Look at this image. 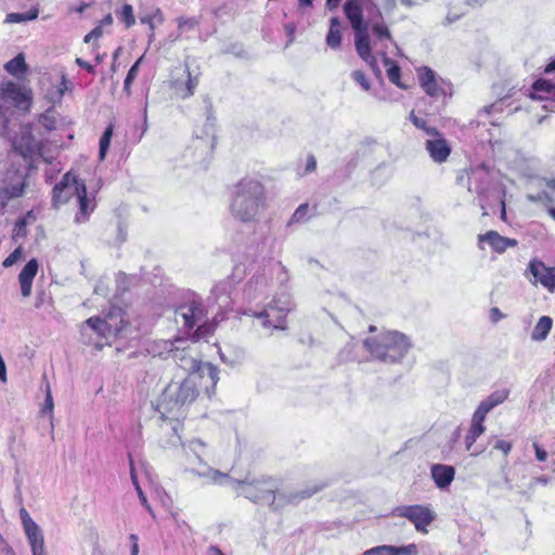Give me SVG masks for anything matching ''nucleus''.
Masks as SVG:
<instances>
[{
	"instance_id": "1a4fd4ad",
	"label": "nucleus",
	"mask_w": 555,
	"mask_h": 555,
	"mask_svg": "<svg viewBox=\"0 0 555 555\" xmlns=\"http://www.w3.org/2000/svg\"><path fill=\"white\" fill-rule=\"evenodd\" d=\"M370 8L376 11L378 17H382V12L376 5L375 0H346L344 13L353 30L369 26V23L363 18V10H370Z\"/></svg>"
},
{
	"instance_id": "f257e3e1",
	"label": "nucleus",
	"mask_w": 555,
	"mask_h": 555,
	"mask_svg": "<svg viewBox=\"0 0 555 555\" xmlns=\"http://www.w3.org/2000/svg\"><path fill=\"white\" fill-rule=\"evenodd\" d=\"M266 208V190L257 180L243 179L236 184L231 205L232 215L242 222H251Z\"/></svg>"
},
{
	"instance_id": "09e8293b",
	"label": "nucleus",
	"mask_w": 555,
	"mask_h": 555,
	"mask_svg": "<svg viewBox=\"0 0 555 555\" xmlns=\"http://www.w3.org/2000/svg\"><path fill=\"white\" fill-rule=\"evenodd\" d=\"M53 398H52V395H51V391H50V388L48 387L47 389V396H46V400H44V404H43V408H42V412H49L51 413L53 411Z\"/></svg>"
},
{
	"instance_id": "9b49d317",
	"label": "nucleus",
	"mask_w": 555,
	"mask_h": 555,
	"mask_svg": "<svg viewBox=\"0 0 555 555\" xmlns=\"http://www.w3.org/2000/svg\"><path fill=\"white\" fill-rule=\"evenodd\" d=\"M528 271L534 278L532 284L540 283L551 293L555 291V268L546 267L543 261L532 259L529 262Z\"/></svg>"
},
{
	"instance_id": "4be33fe9",
	"label": "nucleus",
	"mask_w": 555,
	"mask_h": 555,
	"mask_svg": "<svg viewBox=\"0 0 555 555\" xmlns=\"http://www.w3.org/2000/svg\"><path fill=\"white\" fill-rule=\"evenodd\" d=\"M426 149L430 157L438 163L444 162L451 153L448 141H426Z\"/></svg>"
},
{
	"instance_id": "338daca9",
	"label": "nucleus",
	"mask_w": 555,
	"mask_h": 555,
	"mask_svg": "<svg viewBox=\"0 0 555 555\" xmlns=\"http://www.w3.org/2000/svg\"><path fill=\"white\" fill-rule=\"evenodd\" d=\"M208 555H224L218 546H210Z\"/></svg>"
},
{
	"instance_id": "f704fd0d",
	"label": "nucleus",
	"mask_w": 555,
	"mask_h": 555,
	"mask_svg": "<svg viewBox=\"0 0 555 555\" xmlns=\"http://www.w3.org/2000/svg\"><path fill=\"white\" fill-rule=\"evenodd\" d=\"M26 186H27V183L24 178L21 182L16 183V184H11V185L5 186L4 191L9 198H15V197L23 196V194L25 193Z\"/></svg>"
},
{
	"instance_id": "a211bd4d",
	"label": "nucleus",
	"mask_w": 555,
	"mask_h": 555,
	"mask_svg": "<svg viewBox=\"0 0 555 555\" xmlns=\"http://www.w3.org/2000/svg\"><path fill=\"white\" fill-rule=\"evenodd\" d=\"M258 319L262 320V324L268 327L285 328L286 313L283 310H278L269 306L263 311L257 314Z\"/></svg>"
},
{
	"instance_id": "423d86ee",
	"label": "nucleus",
	"mask_w": 555,
	"mask_h": 555,
	"mask_svg": "<svg viewBox=\"0 0 555 555\" xmlns=\"http://www.w3.org/2000/svg\"><path fill=\"white\" fill-rule=\"evenodd\" d=\"M80 185H86L85 181L79 179L73 171H67L52 189V206L57 209L69 203L73 197L76 198L80 193Z\"/></svg>"
},
{
	"instance_id": "20e7f679",
	"label": "nucleus",
	"mask_w": 555,
	"mask_h": 555,
	"mask_svg": "<svg viewBox=\"0 0 555 555\" xmlns=\"http://www.w3.org/2000/svg\"><path fill=\"white\" fill-rule=\"evenodd\" d=\"M196 378H204L203 375L188 376L180 384H170L164 393V400L170 404V410L181 409L194 402L198 396Z\"/></svg>"
},
{
	"instance_id": "0e129e2a",
	"label": "nucleus",
	"mask_w": 555,
	"mask_h": 555,
	"mask_svg": "<svg viewBox=\"0 0 555 555\" xmlns=\"http://www.w3.org/2000/svg\"><path fill=\"white\" fill-rule=\"evenodd\" d=\"M341 0H326V5L330 10H334L339 5Z\"/></svg>"
},
{
	"instance_id": "774afa93",
	"label": "nucleus",
	"mask_w": 555,
	"mask_h": 555,
	"mask_svg": "<svg viewBox=\"0 0 555 555\" xmlns=\"http://www.w3.org/2000/svg\"><path fill=\"white\" fill-rule=\"evenodd\" d=\"M496 106H498V104H495V103H494V104H492V105H490V106L485 107V108H483V111H485L487 114H491L492 112H494V111H496V109H498V108H496Z\"/></svg>"
},
{
	"instance_id": "e2e57ef3",
	"label": "nucleus",
	"mask_w": 555,
	"mask_h": 555,
	"mask_svg": "<svg viewBox=\"0 0 555 555\" xmlns=\"http://www.w3.org/2000/svg\"><path fill=\"white\" fill-rule=\"evenodd\" d=\"M555 72V59H553L548 64L545 65L544 67V73L548 74V73H553Z\"/></svg>"
},
{
	"instance_id": "7ed1b4c3",
	"label": "nucleus",
	"mask_w": 555,
	"mask_h": 555,
	"mask_svg": "<svg viewBox=\"0 0 555 555\" xmlns=\"http://www.w3.org/2000/svg\"><path fill=\"white\" fill-rule=\"evenodd\" d=\"M175 319L182 321V328L192 341H199L212 336L217 322L207 318V310L199 300H189L175 309Z\"/></svg>"
},
{
	"instance_id": "2eb2a0df",
	"label": "nucleus",
	"mask_w": 555,
	"mask_h": 555,
	"mask_svg": "<svg viewBox=\"0 0 555 555\" xmlns=\"http://www.w3.org/2000/svg\"><path fill=\"white\" fill-rule=\"evenodd\" d=\"M367 27H362L361 29L354 30L356 33V50L359 56L369 63L370 65H375L376 60L372 55V48L370 42V37L367 35Z\"/></svg>"
},
{
	"instance_id": "c85d7f7f",
	"label": "nucleus",
	"mask_w": 555,
	"mask_h": 555,
	"mask_svg": "<svg viewBox=\"0 0 555 555\" xmlns=\"http://www.w3.org/2000/svg\"><path fill=\"white\" fill-rule=\"evenodd\" d=\"M4 68L8 73H10L13 76L25 73L27 70V64L25 62L24 54L20 53L15 57L10 60L4 65Z\"/></svg>"
},
{
	"instance_id": "58836bf2",
	"label": "nucleus",
	"mask_w": 555,
	"mask_h": 555,
	"mask_svg": "<svg viewBox=\"0 0 555 555\" xmlns=\"http://www.w3.org/2000/svg\"><path fill=\"white\" fill-rule=\"evenodd\" d=\"M323 489V486H313L304 490L297 491L291 495L292 500L300 501L312 496Z\"/></svg>"
},
{
	"instance_id": "8fccbe9b",
	"label": "nucleus",
	"mask_w": 555,
	"mask_h": 555,
	"mask_svg": "<svg viewBox=\"0 0 555 555\" xmlns=\"http://www.w3.org/2000/svg\"><path fill=\"white\" fill-rule=\"evenodd\" d=\"M494 448L507 455L512 450V443L506 440H498Z\"/></svg>"
},
{
	"instance_id": "6e6d98bb",
	"label": "nucleus",
	"mask_w": 555,
	"mask_h": 555,
	"mask_svg": "<svg viewBox=\"0 0 555 555\" xmlns=\"http://www.w3.org/2000/svg\"><path fill=\"white\" fill-rule=\"evenodd\" d=\"M131 541V555H138L139 554V539L138 535L134 533H131L129 537Z\"/></svg>"
},
{
	"instance_id": "0eeeda50",
	"label": "nucleus",
	"mask_w": 555,
	"mask_h": 555,
	"mask_svg": "<svg viewBox=\"0 0 555 555\" xmlns=\"http://www.w3.org/2000/svg\"><path fill=\"white\" fill-rule=\"evenodd\" d=\"M417 78L421 88L430 98L444 99L452 93V83L438 78L430 67L424 66L418 68Z\"/></svg>"
},
{
	"instance_id": "c9c22d12",
	"label": "nucleus",
	"mask_w": 555,
	"mask_h": 555,
	"mask_svg": "<svg viewBox=\"0 0 555 555\" xmlns=\"http://www.w3.org/2000/svg\"><path fill=\"white\" fill-rule=\"evenodd\" d=\"M385 64L390 66L387 68V76L391 82L397 86H400V77H401V68L395 62L389 59H385Z\"/></svg>"
},
{
	"instance_id": "49530a36",
	"label": "nucleus",
	"mask_w": 555,
	"mask_h": 555,
	"mask_svg": "<svg viewBox=\"0 0 555 555\" xmlns=\"http://www.w3.org/2000/svg\"><path fill=\"white\" fill-rule=\"evenodd\" d=\"M103 35L102 25L95 26L89 34H87L83 38L86 43L91 42L93 39L96 40Z\"/></svg>"
},
{
	"instance_id": "ddd939ff",
	"label": "nucleus",
	"mask_w": 555,
	"mask_h": 555,
	"mask_svg": "<svg viewBox=\"0 0 555 555\" xmlns=\"http://www.w3.org/2000/svg\"><path fill=\"white\" fill-rule=\"evenodd\" d=\"M78 209L75 214L74 221L77 224L86 223L90 220L91 214L96 207L94 198L88 196L86 185H80V193L76 196Z\"/></svg>"
},
{
	"instance_id": "dca6fc26",
	"label": "nucleus",
	"mask_w": 555,
	"mask_h": 555,
	"mask_svg": "<svg viewBox=\"0 0 555 555\" xmlns=\"http://www.w3.org/2000/svg\"><path fill=\"white\" fill-rule=\"evenodd\" d=\"M105 320L112 322L113 326H108V330L113 337L119 336L129 326L126 312L119 307H112L106 313Z\"/></svg>"
},
{
	"instance_id": "de8ad7c7",
	"label": "nucleus",
	"mask_w": 555,
	"mask_h": 555,
	"mask_svg": "<svg viewBox=\"0 0 555 555\" xmlns=\"http://www.w3.org/2000/svg\"><path fill=\"white\" fill-rule=\"evenodd\" d=\"M72 90V83L67 80L65 75H62L61 81L57 85V93L60 96H63L66 91Z\"/></svg>"
},
{
	"instance_id": "864d4df0",
	"label": "nucleus",
	"mask_w": 555,
	"mask_h": 555,
	"mask_svg": "<svg viewBox=\"0 0 555 555\" xmlns=\"http://www.w3.org/2000/svg\"><path fill=\"white\" fill-rule=\"evenodd\" d=\"M315 168H317V160L313 155H309L307 157L305 173L312 172L315 170Z\"/></svg>"
},
{
	"instance_id": "b1692460",
	"label": "nucleus",
	"mask_w": 555,
	"mask_h": 555,
	"mask_svg": "<svg viewBox=\"0 0 555 555\" xmlns=\"http://www.w3.org/2000/svg\"><path fill=\"white\" fill-rule=\"evenodd\" d=\"M37 220L34 210L27 211L23 217L18 218L14 224L12 236L14 240L27 236V227Z\"/></svg>"
},
{
	"instance_id": "9d476101",
	"label": "nucleus",
	"mask_w": 555,
	"mask_h": 555,
	"mask_svg": "<svg viewBox=\"0 0 555 555\" xmlns=\"http://www.w3.org/2000/svg\"><path fill=\"white\" fill-rule=\"evenodd\" d=\"M13 150L20 154L26 162L28 168H36L39 158H43L46 163H51V158L43 155L42 141H12Z\"/></svg>"
},
{
	"instance_id": "69168bd1",
	"label": "nucleus",
	"mask_w": 555,
	"mask_h": 555,
	"mask_svg": "<svg viewBox=\"0 0 555 555\" xmlns=\"http://www.w3.org/2000/svg\"><path fill=\"white\" fill-rule=\"evenodd\" d=\"M312 3H313V0H298V7L300 9L312 7Z\"/></svg>"
},
{
	"instance_id": "412c9836",
	"label": "nucleus",
	"mask_w": 555,
	"mask_h": 555,
	"mask_svg": "<svg viewBox=\"0 0 555 555\" xmlns=\"http://www.w3.org/2000/svg\"><path fill=\"white\" fill-rule=\"evenodd\" d=\"M509 396V390L504 388L500 390L493 391L483 401L480 402L475 412L479 413L482 416H487V414L499 404L503 403Z\"/></svg>"
},
{
	"instance_id": "aec40b11",
	"label": "nucleus",
	"mask_w": 555,
	"mask_h": 555,
	"mask_svg": "<svg viewBox=\"0 0 555 555\" xmlns=\"http://www.w3.org/2000/svg\"><path fill=\"white\" fill-rule=\"evenodd\" d=\"M485 420V416L474 412L470 426L465 436V447L467 451L472 450L476 440L486 431V426L483 425Z\"/></svg>"
},
{
	"instance_id": "393cba45",
	"label": "nucleus",
	"mask_w": 555,
	"mask_h": 555,
	"mask_svg": "<svg viewBox=\"0 0 555 555\" xmlns=\"http://www.w3.org/2000/svg\"><path fill=\"white\" fill-rule=\"evenodd\" d=\"M532 96L539 99H555V85L546 79H538L532 85Z\"/></svg>"
},
{
	"instance_id": "e433bc0d",
	"label": "nucleus",
	"mask_w": 555,
	"mask_h": 555,
	"mask_svg": "<svg viewBox=\"0 0 555 555\" xmlns=\"http://www.w3.org/2000/svg\"><path fill=\"white\" fill-rule=\"evenodd\" d=\"M186 76H188V79H186V82H185V87L184 89L182 90L181 92V96L182 98H190L194 94L195 92V89L197 87V78L196 77H192L191 75V72H190V68L186 66Z\"/></svg>"
},
{
	"instance_id": "5701e85b",
	"label": "nucleus",
	"mask_w": 555,
	"mask_h": 555,
	"mask_svg": "<svg viewBox=\"0 0 555 555\" xmlns=\"http://www.w3.org/2000/svg\"><path fill=\"white\" fill-rule=\"evenodd\" d=\"M39 122L49 131L59 130L67 126V124L60 118V115L54 109L46 111L39 118ZM70 122H68L69 125Z\"/></svg>"
},
{
	"instance_id": "4c0bfd02",
	"label": "nucleus",
	"mask_w": 555,
	"mask_h": 555,
	"mask_svg": "<svg viewBox=\"0 0 555 555\" xmlns=\"http://www.w3.org/2000/svg\"><path fill=\"white\" fill-rule=\"evenodd\" d=\"M177 23L179 31L183 33L184 30L195 29L198 26L199 21L196 17H179Z\"/></svg>"
},
{
	"instance_id": "a878e982",
	"label": "nucleus",
	"mask_w": 555,
	"mask_h": 555,
	"mask_svg": "<svg viewBox=\"0 0 555 555\" xmlns=\"http://www.w3.org/2000/svg\"><path fill=\"white\" fill-rule=\"evenodd\" d=\"M341 22L338 17H332L326 36V43L332 49H338L341 44Z\"/></svg>"
},
{
	"instance_id": "6ab92c4d",
	"label": "nucleus",
	"mask_w": 555,
	"mask_h": 555,
	"mask_svg": "<svg viewBox=\"0 0 555 555\" xmlns=\"http://www.w3.org/2000/svg\"><path fill=\"white\" fill-rule=\"evenodd\" d=\"M24 531L30 545L33 555H47L44 537L39 526L37 524H30L28 525V528L24 529Z\"/></svg>"
},
{
	"instance_id": "f03ea898",
	"label": "nucleus",
	"mask_w": 555,
	"mask_h": 555,
	"mask_svg": "<svg viewBox=\"0 0 555 555\" xmlns=\"http://www.w3.org/2000/svg\"><path fill=\"white\" fill-rule=\"evenodd\" d=\"M364 348L371 357L384 363H398L409 352V338L398 331H382L363 340Z\"/></svg>"
},
{
	"instance_id": "ea45409f",
	"label": "nucleus",
	"mask_w": 555,
	"mask_h": 555,
	"mask_svg": "<svg viewBox=\"0 0 555 555\" xmlns=\"http://www.w3.org/2000/svg\"><path fill=\"white\" fill-rule=\"evenodd\" d=\"M391 555H418V548L414 543L404 546L391 545Z\"/></svg>"
},
{
	"instance_id": "bb28decb",
	"label": "nucleus",
	"mask_w": 555,
	"mask_h": 555,
	"mask_svg": "<svg viewBox=\"0 0 555 555\" xmlns=\"http://www.w3.org/2000/svg\"><path fill=\"white\" fill-rule=\"evenodd\" d=\"M552 326V318L547 315L541 317L532 331L531 338L537 341L544 340L551 332Z\"/></svg>"
},
{
	"instance_id": "5fc2aeb1",
	"label": "nucleus",
	"mask_w": 555,
	"mask_h": 555,
	"mask_svg": "<svg viewBox=\"0 0 555 555\" xmlns=\"http://www.w3.org/2000/svg\"><path fill=\"white\" fill-rule=\"evenodd\" d=\"M76 64L79 67L86 69L88 73H94V66L91 65L89 62L82 60L81 57L76 59Z\"/></svg>"
},
{
	"instance_id": "c756f323",
	"label": "nucleus",
	"mask_w": 555,
	"mask_h": 555,
	"mask_svg": "<svg viewBox=\"0 0 555 555\" xmlns=\"http://www.w3.org/2000/svg\"><path fill=\"white\" fill-rule=\"evenodd\" d=\"M140 22L149 26L151 31L150 36L154 37L156 28L155 22H158L159 24L164 22L163 12L159 8H156L154 12L141 16Z\"/></svg>"
},
{
	"instance_id": "680f3d73",
	"label": "nucleus",
	"mask_w": 555,
	"mask_h": 555,
	"mask_svg": "<svg viewBox=\"0 0 555 555\" xmlns=\"http://www.w3.org/2000/svg\"><path fill=\"white\" fill-rule=\"evenodd\" d=\"M133 80L134 79L131 76H129V75H127L126 78H125L124 90H125V92L127 94H130V86H131Z\"/></svg>"
},
{
	"instance_id": "c03bdc74",
	"label": "nucleus",
	"mask_w": 555,
	"mask_h": 555,
	"mask_svg": "<svg viewBox=\"0 0 555 555\" xmlns=\"http://www.w3.org/2000/svg\"><path fill=\"white\" fill-rule=\"evenodd\" d=\"M23 255L22 246L16 247L2 262L3 267L13 266Z\"/></svg>"
},
{
	"instance_id": "a19ab883",
	"label": "nucleus",
	"mask_w": 555,
	"mask_h": 555,
	"mask_svg": "<svg viewBox=\"0 0 555 555\" xmlns=\"http://www.w3.org/2000/svg\"><path fill=\"white\" fill-rule=\"evenodd\" d=\"M308 209L309 205L307 203L299 205L291 217L289 224L307 220Z\"/></svg>"
},
{
	"instance_id": "7c9ffc66",
	"label": "nucleus",
	"mask_w": 555,
	"mask_h": 555,
	"mask_svg": "<svg viewBox=\"0 0 555 555\" xmlns=\"http://www.w3.org/2000/svg\"><path fill=\"white\" fill-rule=\"evenodd\" d=\"M411 120H412L413 125L417 129L423 130L426 135H429V137H433V138H439L440 137L439 131L435 127H431L428 124L427 119H425L423 117L416 116L413 112L411 113Z\"/></svg>"
},
{
	"instance_id": "603ef678",
	"label": "nucleus",
	"mask_w": 555,
	"mask_h": 555,
	"mask_svg": "<svg viewBox=\"0 0 555 555\" xmlns=\"http://www.w3.org/2000/svg\"><path fill=\"white\" fill-rule=\"evenodd\" d=\"M20 514L24 529L28 528V525L30 524L36 525V522L31 519V517L29 516L28 512L25 508H22Z\"/></svg>"
},
{
	"instance_id": "37998d69",
	"label": "nucleus",
	"mask_w": 555,
	"mask_h": 555,
	"mask_svg": "<svg viewBox=\"0 0 555 555\" xmlns=\"http://www.w3.org/2000/svg\"><path fill=\"white\" fill-rule=\"evenodd\" d=\"M353 80L361 86V88L365 91L370 90L371 85L369 81V78L366 77L365 73L363 70H353L351 74Z\"/></svg>"
},
{
	"instance_id": "4d7b16f0",
	"label": "nucleus",
	"mask_w": 555,
	"mask_h": 555,
	"mask_svg": "<svg viewBox=\"0 0 555 555\" xmlns=\"http://www.w3.org/2000/svg\"><path fill=\"white\" fill-rule=\"evenodd\" d=\"M142 60H143V56L139 57V59L137 60V62H135V63L130 67V69L128 70V74H127V75H129V76H131L133 79H135V78H137V76H138V72H139V65H140V63L142 62Z\"/></svg>"
},
{
	"instance_id": "a18cd8bd",
	"label": "nucleus",
	"mask_w": 555,
	"mask_h": 555,
	"mask_svg": "<svg viewBox=\"0 0 555 555\" xmlns=\"http://www.w3.org/2000/svg\"><path fill=\"white\" fill-rule=\"evenodd\" d=\"M362 555H391V545H378L365 551Z\"/></svg>"
},
{
	"instance_id": "4468645a",
	"label": "nucleus",
	"mask_w": 555,
	"mask_h": 555,
	"mask_svg": "<svg viewBox=\"0 0 555 555\" xmlns=\"http://www.w3.org/2000/svg\"><path fill=\"white\" fill-rule=\"evenodd\" d=\"M39 270L38 260L33 258L26 262L24 268L18 274V283L21 286V294L24 298L31 295L33 282Z\"/></svg>"
},
{
	"instance_id": "79ce46f5",
	"label": "nucleus",
	"mask_w": 555,
	"mask_h": 555,
	"mask_svg": "<svg viewBox=\"0 0 555 555\" xmlns=\"http://www.w3.org/2000/svg\"><path fill=\"white\" fill-rule=\"evenodd\" d=\"M204 369L206 370L207 377L209 379L210 387L214 392L216 385L219 380V371H218L217 366L212 365L211 363H206L204 365Z\"/></svg>"
},
{
	"instance_id": "bf43d9fd",
	"label": "nucleus",
	"mask_w": 555,
	"mask_h": 555,
	"mask_svg": "<svg viewBox=\"0 0 555 555\" xmlns=\"http://www.w3.org/2000/svg\"><path fill=\"white\" fill-rule=\"evenodd\" d=\"M109 144H111V141H100L99 156H100L101 160L104 159L106 152L109 147Z\"/></svg>"
},
{
	"instance_id": "13d9d810",
	"label": "nucleus",
	"mask_w": 555,
	"mask_h": 555,
	"mask_svg": "<svg viewBox=\"0 0 555 555\" xmlns=\"http://www.w3.org/2000/svg\"><path fill=\"white\" fill-rule=\"evenodd\" d=\"M115 124L114 121H111L107 127L105 128L104 132L102 133L100 139H112L113 132H114Z\"/></svg>"
},
{
	"instance_id": "052dcab7",
	"label": "nucleus",
	"mask_w": 555,
	"mask_h": 555,
	"mask_svg": "<svg viewBox=\"0 0 555 555\" xmlns=\"http://www.w3.org/2000/svg\"><path fill=\"white\" fill-rule=\"evenodd\" d=\"M490 318L492 322H498L503 318V313L500 311L499 308L494 307L490 310Z\"/></svg>"
},
{
	"instance_id": "f3484780",
	"label": "nucleus",
	"mask_w": 555,
	"mask_h": 555,
	"mask_svg": "<svg viewBox=\"0 0 555 555\" xmlns=\"http://www.w3.org/2000/svg\"><path fill=\"white\" fill-rule=\"evenodd\" d=\"M430 473L436 486L440 489L449 487L455 477V469L451 465L434 464Z\"/></svg>"
},
{
	"instance_id": "6e6552de",
	"label": "nucleus",
	"mask_w": 555,
	"mask_h": 555,
	"mask_svg": "<svg viewBox=\"0 0 555 555\" xmlns=\"http://www.w3.org/2000/svg\"><path fill=\"white\" fill-rule=\"evenodd\" d=\"M395 515L409 519L421 533H427V527L435 520V513L428 506L420 504L398 506Z\"/></svg>"
},
{
	"instance_id": "473e14b6",
	"label": "nucleus",
	"mask_w": 555,
	"mask_h": 555,
	"mask_svg": "<svg viewBox=\"0 0 555 555\" xmlns=\"http://www.w3.org/2000/svg\"><path fill=\"white\" fill-rule=\"evenodd\" d=\"M39 15V9L33 8L26 13H9L5 17V22L8 23H22L27 21H34Z\"/></svg>"
},
{
	"instance_id": "2f4dec72",
	"label": "nucleus",
	"mask_w": 555,
	"mask_h": 555,
	"mask_svg": "<svg viewBox=\"0 0 555 555\" xmlns=\"http://www.w3.org/2000/svg\"><path fill=\"white\" fill-rule=\"evenodd\" d=\"M371 30L373 36L379 41H389L395 42L393 37L388 28V26L384 22L373 23L371 25Z\"/></svg>"
},
{
	"instance_id": "39448f33",
	"label": "nucleus",
	"mask_w": 555,
	"mask_h": 555,
	"mask_svg": "<svg viewBox=\"0 0 555 555\" xmlns=\"http://www.w3.org/2000/svg\"><path fill=\"white\" fill-rule=\"evenodd\" d=\"M278 490L279 485L272 477H262L242 482V494L255 503H273Z\"/></svg>"
},
{
	"instance_id": "f8f14e48",
	"label": "nucleus",
	"mask_w": 555,
	"mask_h": 555,
	"mask_svg": "<svg viewBox=\"0 0 555 555\" xmlns=\"http://www.w3.org/2000/svg\"><path fill=\"white\" fill-rule=\"evenodd\" d=\"M482 243H488L494 253L503 254L508 248H514L518 245V241L501 235L498 231L490 230L485 234L478 235V244L480 248Z\"/></svg>"
},
{
	"instance_id": "72a5a7b5",
	"label": "nucleus",
	"mask_w": 555,
	"mask_h": 555,
	"mask_svg": "<svg viewBox=\"0 0 555 555\" xmlns=\"http://www.w3.org/2000/svg\"><path fill=\"white\" fill-rule=\"evenodd\" d=\"M117 15L127 28H130L135 24V17L131 4H124Z\"/></svg>"
},
{
	"instance_id": "cd10ccee",
	"label": "nucleus",
	"mask_w": 555,
	"mask_h": 555,
	"mask_svg": "<svg viewBox=\"0 0 555 555\" xmlns=\"http://www.w3.org/2000/svg\"><path fill=\"white\" fill-rule=\"evenodd\" d=\"M86 324L104 338L113 337L108 330V326H113L112 322L106 321L105 318L91 317L86 321Z\"/></svg>"
},
{
	"instance_id": "3c124183",
	"label": "nucleus",
	"mask_w": 555,
	"mask_h": 555,
	"mask_svg": "<svg viewBox=\"0 0 555 555\" xmlns=\"http://www.w3.org/2000/svg\"><path fill=\"white\" fill-rule=\"evenodd\" d=\"M535 457L539 462H545L547 460V452L542 449L537 442L533 443Z\"/></svg>"
}]
</instances>
